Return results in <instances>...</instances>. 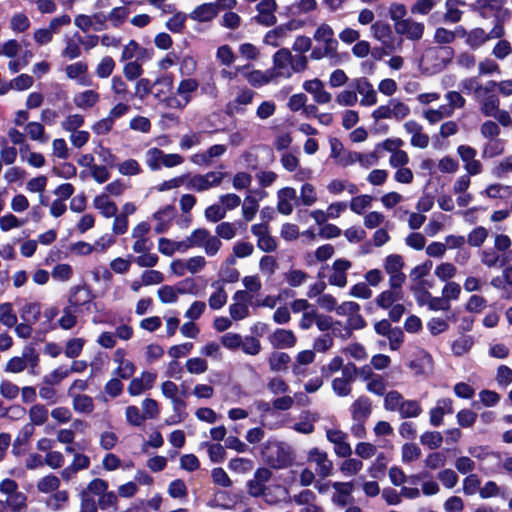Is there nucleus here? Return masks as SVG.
<instances>
[{
  "mask_svg": "<svg viewBox=\"0 0 512 512\" xmlns=\"http://www.w3.org/2000/svg\"><path fill=\"white\" fill-rule=\"evenodd\" d=\"M308 461L317 464L318 473L322 477H327L331 474L333 464L328 459L326 452L319 450L317 447H314L308 453Z\"/></svg>",
  "mask_w": 512,
  "mask_h": 512,
  "instance_id": "nucleus-11",
  "label": "nucleus"
},
{
  "mask_svg": "<svg viewBox=\"0 0 512 512\" xmlns=\"http://www.w3.org/2000/svg\"><path fill=\"white\" fill-rule=\"evenodd\" d=\"M457 272L456 267L449 262L441 263L438 265L435 269V275L441 280V281H448L449 279L453 278Z\"/></svg>",
  "mask_w": 512,
  "mask_h": 512,
  "instance_id": "nucleus-60",
  "label": "nucleus"
},
{
  "mask_svg": "<svg viewBox=\"0 0 512 512\" xmlns=\"http://www.w3.org/2000/svg\"><path fill=\"white\" fill-rule=\"evenodd\" d=\"M421 456V449L415 443H405L402 446V461L410 463Z\"/></svg>",
  "mask_w": 512,
  "mask_h": 512,
  "instance_id": "nucleus-46",
  "label": "nucleus"
},
{
  "mask_svg": "<svg viewBox=\"0 0 512 512\" xmlns=\"http://www.w3.org/2000/svg\"><path fill=\"white\" fill-rule=\"evenodd\" d=\"M372 200H373L372 196L367 195V194L353 197L350 202V209L354 213L361 215V214H363L364 209L371 204Z\"/></svg>",
  "mask_w": 512,
  "mask_h": 512,
  "instance_id": "nucleus-47",
  "label": "nucleus"
},
{
  "mask_svg": "<svg viewBox=\"0 0 512 512\" xmlns=\"http://www.w3.org/2000/svg\"><path fill=\"white\" fill-rule=\"evenodd\" d=\"M351 262L347 259H336L332 265L333 274L329 277V284L344 287L347 284L346 271L350 269Z\"/></svg>",
  "mask_w": 512,
  "mask_h": 512,
  "instance_id": "nucleus-10",
  "label": "nucleus"
},
{
  "mask_svg": "<svg viewBox=\"0 0 512 512\" xmlns=\"http://www.w3.org/2000/svg\"><path fill=\"white\" fill-rule=\"evenodd\" d=\"M73 408L80 413H91L94 410V403L91 396L78 394L73 398Z\"/></svg>",
  "mask_w": 512,
  "mask_h": 512,
  "instance_id": "nucleus-29",
  "label": "nucleus"
},
{
  "mask_svg": "<svg viewBox=\"0 0 512 512\" xmlns=\"http://www.w3.org/2000/svg\"><path fill=\"white\" fill-rule=\"evenodd\" d=\"M242 499V493H230L226 490H219L215 498L208 502L210 508L231 509Z\"/></svg>",
  "mask_w": 512,
  "mask_h": 512,
  "instance_id": "nucleus-9",
  "label": "nucleus"
},
{
  "mask_svg": "<svg viewBox=\"0 0 512 512\" xmlns=\"http://www.w3.org/2000/svg\"><path fill=\"white\" fill-rule=\"evenodd\" d=\"M128 14L129 10L124 6L115 7L109 13L108 20L111 21L113 27L119 28L126 21Z\"/></svg>",
  "mask_w": 512,
  "mask_h": 512,
  "instance_id": "nucleus-44",
  "label": "nucleus"
},
{
  "mask_svg": "<svg viewBox=\"0 0 512 512\" xmlns=\"http://www.w3.org/2000/svg\"><path fill=\"white\" fill-rule=\"evenodd\" d=\"M174 77L172 74H165L157 77L154 86L159 87L154 94L155 98H165V95L172 94Z\"/></svg>",
  "mask_w": 512,
  "mask_h": 512,
  "instance_id": "nucleus-20",
  "label": "nucleus"
},
{
  "mask_svg": "<svg viewBox=\"0 0 512 512\" xmlns=\"http://www.w3.org/2000/svg\"><path fill=\"white\" fill-rule=\"evenodd\" d=\"M240 348L245 354L254 356L261 351V343L256 337L246 336Z\"/></svg>",
  "mask_w": 512,
  "mask_h": 512,
  "instance_id": "nucleus-57",
  "label": "nucleus"
},
{
  "mask_svg": "<svg viewBox=\"0 0 512 512\" xmlns=\"http://www.w3.org/2000/svg\"><path fill=\"white\" fill-rule=\"evenodd\" d=\"M74 104L81 109L92 108L99 101V93L94 90H86L77 94L74 99Z\"/></svg>",
  "mask_w": 512,
  "mask_h": 512,
  "instance_id": "nucleus-19",
  "label": "nucleus"
},
{
  "mask_svg": "<svg viewBox=\"0 0 512 512\" xmlns=\"http://www.w3.org/2000/svg\"><path fill=\"white\" fill-rule=\"evenodd\" d=\"M256 9L258 15L254 19L257 23L266 27L273 26L276 23L277 19L274 12L277 10V3L275 0H261L257 4Z\"/></svg>",
  "mask_w": 512,
  "mask_h": 512,
  "instance_id": "nucleus-7",
  "label": "nucleus"
},
{
  "mask_svg": "<svg viewBox=\"0 0 512 512\" xmlns=\"http://www.w3.org/2000/svg\"><path fill=\"white\" fill-rule=\"evenodd\" d=\"M394 29L397 34L405 36L408 40L419 41L423 37L425 26L421 22L406 18L395 23Z\"/></svg>",
  "mask_w": 512,
  "mask_h": 512,
  "instance_id": "nucleus-3",
  "label": "nucleus"
},
{
  "mask_svg": "<svg viewBox=\"0 0 512 512\" xmlns=\"http://www.w3.org/2000/svg\"><path fill=\"white\" fill-rule=\"evenodd\" d=\"M333 488L338 492L339 496L333 497V502L340 506L347 505V497L353 491V483L352 482H334Z\"/></svg>",
  "mask_w": 512,
  "mask_h": 512,
  "instance_id": "nucleus-25",
  "label": "nucleus"
},
{
  "mask_svg": "<svg viewBox=\"0 0 512 512\" xmlns=\"http://www.w3.org/2000/svg\"><path fill=\"white\" fill-rule=\"evenodd\" d=\"M108 482L101 478H95L89 482L86 489L82 491H88V495L101 496L108 489Z\"/></svg>",
  "mask_w": 512,
  "mask_h": 512,
  "instance_id": "nucleus-59",
  "label": "nucleus"
},
{
  "mask_svg": "<svg viewBox=\"0 0 512 512\" xmlns=\"http://www.w3.org/2000/svg\"><path fill=\"white\" fill-rule=\"evenodd\" d=\"M71 373V370H68L66 366H59L54 369L50 375H46L43 378V382L47 385H56L59 384L64 378H66Z\"/></svg>",
  "mask_w": 512,
  "mask_h": 512,
  "instance_id": "nucleus-39",
  "label": "nucleus"
},
{
  "mask_svg": "<svg viewBox=\"0 0 512 512\" xmlns=\"http://www.w3.org/2000/svg\"><path fill=\"white\" fill-rule=\"evenodd\" d=\"M488 41L486 32L483 28L476 27L469 31L468 38L465 43L472 49L476 50Z\"/></svg>",
  "mask_w": 512,
  "mask_h": 512,
  "instance_id": "nucleus-22",
  "label": "nucleus"
},
{
  "mask_svg": "<svg viewBox=\"0 0 512 512\" xmlns=\"http://www.w3.org/2000/svg\"><path fill=\"white\" fill-rule=\"evenodd\" d=\"M465 5L466 2L463 0H446V13L444 14V21L447 23H458L462 18L463 11L457 7Z\"/></svg>",
  "mask_w": 512,
  "mask_h": 512,
  "instance_id": "nucleus-17",
  "label": "nucleus"
},
{
  "mask_svg": "<svg viewBox=\"0 0 512 512\" xmlns=\"http://www.w3.org/2000/svg\"><path fill=\"white\" fill-rule=\"evenodd\" d=\"M356 89L360 94H363L365 89H367L366 93L360 101L361 105L372 106L377 103L376 91L373 89L372 84L366 78L358 80Z\"/></svg>",
  "mask_w": 512,
  "mask_h": 512,
  "instance_id": "nucleus-16",
  "label": "nucleus"
},
{
  "mask_svg": "<svg viewBox=\"0 0 512 512\" xmlns=\"http://www.w3.org/2000/svg\"><path fill=\"white\" fill-rule=\"evenodd\" d=\"M477 417V413L470 409H462L456 415L457 423L462 428L472 427L476 422Z\"/></svg>",
  "mask_w": 512,
  "mask_h": 512,
  "instance_id": "nucleus-48",
  "label": "nucleus"
},
{
  "mask_svg": "<svg viewBox=\"0 0 512 512\" xmlns=\"http://www.w3.org/2000/svg\"><path fill=\"white\" fill-rule=\"evenodd\" d=\"M41 316V305L39 302L26 303L20 309V317L24 322L36 323Z\"/></svg>",
  "mask_w": 512,
  "mask_h": 512,
  "instance_id": "nucleus-21",
  "label": "nucleus"
},
{
  "mask_svg": "<svg viewBox=\"0 0 512 512\" xmlns=\"http://www.w3.org/2000/svg\"><path fill=\"white\" fill-rule=\"evenodd\" d=\"M371 29L373 36L379 40L389 52H394L397 48L401 47L402 39H396L390 24L377 21L372 24Z\"/></svg>",
  "mask_w": 512,
  "mask_h": 512,
  "instance_id": "nucleus-2",
  "label": "nucleus"
},
{
  "mask_svg": "<svg viewBox=\"0 0 512 512\" xmlns=\"http://www.w3.org/2000/svg\"><path fill=\"white\" fill-rule=\"evenodd\" d=\"M94 207L99 209L101 214L105 218H111L118 212V208L115 202L110 201L107 194L103 193L94 198Z\"/></svg>",
  "mask_w": 512,
  "mask_h": 512,
  "instance_id": "nucleus-15",
  "label": "nucleus"
},
{
  "mask_svg": "<svg viewBox=\"0 0 512 512\" xmlns=\"http://www.w3.org/2000/svg\"><path fill=\"white\" fill-rule=\"evenodd\" d=\"M115 68V61L111 56H105L96 67V74L99 78H108Z\"/></svg>",
  "mask_w": 512,
  "mask_h": 512,
  "instance_id": "nucleus-42",
  "label": "nucleus"
},
{
  "mask_svg": "<svg viewBox=\"0 0 512 512\" xmlns=\"http://www.w3.org/2000/svg\"><path fill=\"white\" fill-rule=\"evenodd\" d=\"M5 504L10 507L11 512H26L27 511V496L23 492H18L9 496L5 500Z\"/></svg>",
  "mask_w": 512,
  "mask_h": 512,
  "instance_id": "nucleus-30",
  "label": "nucleus"
},
{
  "mask_svg": "<svg viewBox=\"0 0 512 512\" xmlns=\"http://www.w3.org/2000/svg\"><path fill=\"white\" fill-rule=\"evenodd\" d=\"M401 418H413L422 413V408L416 400H403L399 407Z\"/></svg>",
  "mask_w": 512,
  "mask_h": 512,
  "instance_id": "nucleus-27",
  "label": "nucleus"
},
{
  "mask_svg": "<svg viewBox=\"0 0 512 512\" xmlns=\"http://www.w3.org/2000/svg\"><path fill=\"white\" fill-rule=\"evenodd\" d=\"M247 492L251 497L258 498L263 497L264 501L268 504H275L277 502L276 499L268 498L269 487L265 484L260 483L254 479H250L246 484Z\"/></svg>",
  "mask_w": 512,
  "mask_h": 512,
  "instance_id": "nucleus-18",
  "label": "nucleus"
},
{
  "mask_svg": "<svg viewBox=\"0 0 512 512\" xmlns=\"http://www.w3.org/2000/svg\"><path fill=\"white\" fill-rule=\"evenodd\" d=\"M225 174L222 172H208L205 175L196 174L190 178L187 184L188 188H194L197 191H205L211 187L220 185Z\"/></svg>",
  "mask_w": 512,
  "mask_h": 512,
  "instance_id": "nucleus-5",
  "label": "nucleus"
},
{
  "mask_svg": "<svg viewBox=\"0 0 512 512\" xmlns=\"http://www.w3.org/2000/svg\"><path fill=\"white\" fill-rule=\"evenodd\" d=\"M290 361V356L285 352H273L268 359L270 370L276 372L281 370L286 371Z\"/></svg>",
  "mask_w": 512,
  "mask_h": 512,
  "instance_id": "nucleus-23",
  "label": "nucleus"
},
{
  "mask_svg": "<svg viewBox=\"0 0 512 512\" xmlns=\"http://www.w3.org/2000/svg\"><path fill=\"white\" fill-rule=\"evenodd\" d=\"M291 61L292 54L287 48H281L273 55V64L277 69L286 68Z\"/></svg>",
  "mask_w": 512,
  "mask_h": 512,
  "instance_id": "nucleus-50",
  "label": "nucleus"
},
{
  "mask_svg": "<svg viewBox=\"0 0 512 512\" xmlns=\"http://www.w3.org/2000/svg\"><path fill=\"white\" fill-rule=\"evenodd\" d=\"M351 382L348 381L346 378H335L332 381V389L334 393L340 397L348 396L351 393Z\"/></svg>",
  "mask_w": 512,
  "mask_h": 512,
  "instance_id": "nucleus-62",
  "label": "nucleus"
},
{
  "mask_svg": "<svg viewBox=\"0 0 512 512\" xmlns=\"http://www.w3.org/2000/svg\"><path fill=\"white\" fill-rule=\"evenodd\" d=\"M263 459L273 469H284L293 464L291 447L279 441L268 442L262 449Z\"/></svg>",
  "mask_w": 512,
  "mask_h": 512,
  "instance_id": "nucleus-1",
  "label": "nucleus"
},
{
  "mask_svg": "<svg viewBox=\"0 0 512 512\" xmlns=\"http://www.w3.org/2000/svg\"><path fill=\"white\" fill-rule=\"evenodd\" d=\"M186 19L187 15L184 12H176L166 22V28L172 33H182L185 27Z\"/></svg>",
  "mask_w": 512,
  "mask_h": 512,
  "instance_id": "nucleus-37",
  "label": "nucleus"
},
{
  "mask_svg": "<svg viewBox=\"0 0 512 512\" xmlns=\"http://www.w3.org/2000/svg\"><path fill=\"white\" fill-rule=\"evenodd\" d=\"M359 162L364 165V154L356 151H347L337 159V163L342 167H347Z\"/></svg>",
  "mask_w": 512,
  "mask_h": 512,
  "instance_id": "nucleus-43",
  "label": "nucleus"
},
{
  "mask_svg": "<svg viewBox=\"0 0 512 512\" xmlns=\"http://www.w3.org/2000/svg\"><path fill=\"white\" fill-rule=\"evenodd\" d=\"M76 309L66 306L63 309V316L58 320L59 326L64 330H70L77 324V317L74 315Z\"/></svg>",
  "mask_w": 512,
  "mask_h": 512,
  "instance_id": "nucleus-40",
  "label": "nucleus"
},
{
  "mask_svg": "<svg viewBox=\"0 0 512 512\" xmlns=\"http://www.w3.org/2000/svg\"><path fill=\"white\" fill-rule=\"evenodd\" d=\"M487 236V230L483 226H478L468 234L467 241L470 246L479 247L485 242Z\"/></svg>",
  "mask_w": 512,
  "mask_h": 512,
  "instance_id": "nucleus-45",
  "label": "nucleus"
},
{
  "mask_svg": "<svg viewBox=\"0 0 512 512\" xmlns=\"http://www.w3.org/2000/svg\"><path fill=\"white\" fill-rule=\"evenodd\" d=\"M95 298L92 289L88 285H77L70 288L68 296V306L73 309L90 304Z\"/></svg>",
  "mask_w": 512,
  "mask_h": 512,
  "instance_id": "nucleus-6",
  "label": "nucleus"
},
{
  "mask_svg": "<svg viewBox=\"0 0 512 512\" xmlns=\"http://www.w3.org/2000/svg\"><path fill=\"white\" fill-rule=\"evenodd\" d=\"M123 74L130 81L136 80L143 74L142 65L138 61L128 62L124 65Z\"/></svg>",
  "mask_w": 512,
  "mask_h": 512,
  "instance_id": "nucleus-61",
  "label": "nucleus"
},
{
  "mask_svg": "<svg viewBox=\"0 0 512 512\" xmlns=\"http://www.w3.org/2000/svg\"><path fill=\"white\" fill-rule=\"evenodd\" d=\"M403 402V396L396 390L389 391L384 398V408L388 411L399 410L401 403Z\"/></svg>",
  "mask_w": 512,
  "mask_h": 512,
  "instance_id": "nucleus-54",
  "label": "nucleus"
},
{
  "mask_svg": "<svg viewBox=\"0 0 512 512\" xmlns=\"http://www.w3.org/2000/svg\"><path fill=\"white\" fill-rule=\"evenodd\" d=\"M80 511L79 512H97L98 510V502L94 500V497L88 495V491L80 492Z\"/></svg>",
  "mask_w": 512,
  "mask_h": 512,
  "instance_id": "nucleus-64",
  "label": "nucleus"
},
{
  "mask_svg": "<svg viewBox=\"0 0 512 512\" xmlns=\"http://www.w3.org/2000/svg\"><path fill=\"white\" fill-rule=\"evenodd\" d=\"M350 410L353 420L366 421L372 412V403L370 398L365 395L358 397L352 403Z\"/></svg>",
  "mask_w": 512,
  "mask_h": 512,
  "instance_id": "nucleus-12",
  "label": "nucleus"
},
{
  "mask_svg": "<svg viewBox=\"0 0 512 512\" xmlns=\"http://www.w3.org/2000/svg\"><path fill=\"white\" fill-rule=\"evenodd\" d=\"M27 134L29 135L31 140H38L42 143L47 141V138H44L45 128L39 122H29L25 128Z\"/></svg>",
  "mask_w": 512,
  "mask_h": 512,
  "instance_id": "nucleus-52",
  "label": "nucleus"
},
{
  "mask_svg": "<svg viewBox=\"0 0 512 512\" xmlns=\"http://www.w3.org/2000/svg\"><path fill=\"white\" fill-rule=\"evenodd\" d=\"M245 77L250 85L258 88L268 84L271 81L273 74H271L269 70L266 72H262L261 70H253L247 73Z\"/></svg>",
  "mask_w": 512,
  "mask_h": 512,
  "instance_id": "nucleus-26",
  "label": "nucleus"
},
{
  "mask_svg": "<svg viewBox=\"0 0 512 512\" xmlns=\"http://www.w3.org/2000/svg\"><path fill=\"white\" fill-rule=\"evenodd\" d=\"M52 173L59 178L70 179L76 176L77 168L70 162H64L60 167L54 166L52 168Z\"/></svg>",
  "mask_w": 512,
  "mask_h": 512,
  "instance_id": "nucleus-49",
  "label": "nucleus"
},
{
  "mask_svg": "<svg viewBox=\"0 0 512 512\" xmlns=\"http://www.w3.org/2000/svg\"><path fill=\"white\" fill-rule=\"evenodd\" d=\"M211 477H212L213 483L218 486H221L224 488H228V487L232 486V481H231L230 477L228 476L226 471L221 467L213 468L211 471Z\"/></svg>",
  "mask_w": 512,
  "mask_h": 512,
  "instance_id": "nucleus-58",
  "label": "nucleus"
},
{
  "mask_svg": "<svg viewBox=\"0 0 512 512\" xmlns=\"http://www.w3.org/2000/svg\"><path fill=\"white\" fill-rule=\"evenodd\" d=\"M59 486L60 479L54 474L44 476L37 483V489L42 493L54 492L59 488Z\"/></svg>",
  "mask_w": 512,
  "mask_h": 512,
  "instance_id": "nucleus-32",
  "label": "nucleus"
},
{
  "mask_svg": "<svg viewBox=\"0 0 512 512\" xmlns=\"http://www.w3.org/2000/svg\"><path fill=\"white\" fill-rule=\"evenodd\" d=\"M269 342L273 348H291L296 344V336L292 330L277 328L270 336Z\"/></svg>",
  "mask_w": 512,
  "mask_h": 512,
  "instance_id": "nucleus-8",
  "label": "nucleus"
},
{
  "mask_svg": "<svg viewBox=\"0 0 512 512\" xmlns=\"http://www.w3.org/2000/svg\"><path fill=\"white\" fill-rule=\"evenodd\" d=\"M84 339L82 338H72L67 341L65 348V355L68 358H76L78 357L84 346Z\"/></svg>",
  "mask_w": 512,
  "mask_h": 512,
  "instance_id": "nucleus-51",
  "label": "nucleus"
},
{
  "mask_svg": "<svg viewBox=\"0 0 512 512\" xmlns=\"http://www.w3.org/2000/svg\"><path fill=\"white\" fill-rule=\"evenodd\" d=\"M500 101L496 94H488L481 103V112L487 117L494 115L499 109Z\"/></svg>",
  "mask_w": 512,
  "mask_h": 512,
  "instance_id": "nucleus-36",
  "label": "nucleus"
},
{
  "mask_svg": "<svg viewBox=\"0 0 512 512\" xmlns=\"http://www.w3.org/2000/svg\"><path fill=\"white\" fill-rule=\"evenodd\" d=\"M454 49L451 46L433 47L427 51L426 60L433 59V72H440L452 61Z\"/></svg>",
  "mask_w": 512,
  "mask_h": 512,
  "instance_id": "nucleus-4",
  "label": "nucleus"
},
{
  "mask_svg": "<svg viewBox=\"0 0 512 512\" xmlns=\"http://www.w3.org/2000/svg\"><path fill=\"white\" fill-rule=\"evenodd\" d=\"M112 91L124 101H130L135 98V95L128 90V86L120 76H114L112 78Z\"/></svg>",
  "mask_w": 512,
  "mask_h": 512,
  "instance_id": "nucleus-24",
  "label": "nucleus"
},
{
  "mask_svg": "<svg viewBox=\"0 0 512 512\" xmlns=\"http://www.w3.org/2000/svg\"><path fill=\"white\" fill-rule=\"evenodd\" d=\"M420 442L422 445L427 446L431 450H434L441 446L443 442V436L438 431H427L420 436Z\"/></svg>",
  "mask_w": 512,
  "mask_h": 512,
  "instance_id": "nucleus-35",
  "label": "nucleus"
},
{
  "mask_svg": "<svg viewBox=\"0 0 512 512\" xmlns=\"http://www.w3.org/2000/svg\"><path fill=\"white\" fill-rule=\"evenodd\" d=\"M296 197V190L292 187H285L278 191L277 210L283 215H290L293 211L292 204L285 198L294 199Z\"/></svg>",
  "mask_w": 512,
  "mask_h": 512,
  "instance_id": "nucleus-14",
  "label": "nucleus"
},
{
  "mask_svg": "<svg viewBox=\"0 0 512 512\" xmlns=\"http://www.w3.org/2000/svg\"><path fill=\"white\" fill-rule=\"evenodd\" d=\"M199 87V83L194 78H187L180 81L177 94L183 96L185 100V104H188L191 101L190 93L196 91Z\"/></svg>",
  "mask_w": 512,
  "mask_h": 512,
  "instance_id": "nucleus-28",
  "label": "nucleus"
},
{
  "mask_svg": "<svg viewBox=\"0 0 512 512\" xmlns=\"http://www.w3.org/2000/svg\"><path fill=\"white\" fill-rule=\"evenodd\" d=\"M168 494L171 498H185L188 496V488L182 479H175L168 486Z\"/></svg>",
  "mask_w": 512,
  "mask_h": 512,
  "instance_id": "nucleus-38",
  "label": "nucleus"
},
{
  "mask_svg": "<svg viewBox=\"0 0 512 512\" xmlns=\"http://www.w3.org/2000/svg\"><path fill=\"white\" fill-rule=\"evenodd\" d=\"M259 205L257 199L251 196L245 198V204L242 206L243 218L246 221H251L258 211Z\"/></svg>",
  "mask_w": 512,
  "mask_h": 512,
  "instance_id": "nucleus-56",
  "label": "nucleus"
},
{
  "mask_svg": "<svg viewBox=\"0 0 512 512\" xmlns=\"http://www.w3.org/2000/svg\"><path fill=\"white\" fill-rule=\"evenodd\" d=\"M404 267V261L399 254H390L385 259L384 268L388 274L401 272Z\"/></svg>",
  "mask_w": 512,
  "mask_h": 512,
  "instance_id": "nucleus-41",
  "label": "nucleus"
},
{
  "mask_svg": "<svg viewBox=\"0 0 512 512\" xmlns=\"http://www.w3.org/2000/svg\"><path fill=\"white\" fill-rule=\"evenodd\" d=\"M186 369L191 374H202L207 371L208 363L200 357L190 358L186 361Z\"/></svg>",
  "mask_w": 512,
  "mask_h": 512,
  "instance_id": "nucleus-53",
  "label": "nucleus"
},
{
  "mask_svg": "<svg viewBox=\"0 0 512 512\" xmlns=\"http://www.w3.org/2000/svg\"><path fill=\"white\" fill-rule=\"evenodd\" d=\"M29 417L33 425H43L48 419V410L42 404H35L29 410Z\"/></svg>",
  "mask_w": 512,
  "mask_h": 512,
  "instance_id": "nucleus-34",
  "label": "nucleus"
},
{
  "mask_svg": "<svg viewBox=\"0 0 512 512\" xmlns=\"http://www.w3.org/2000/svg\"><path fill=\"white\" fill-rule=\"evenodd\" d=\"M192 20L209 22L217 16V6L213 3H204L197 6L189 15Z\"/></svg>",
  "mask_w": 512,
  "mask_h": 512,
  "instance_id": "nucleus-13",
  "label": "nucleus"
},
{
  "mask_svg": "<svg viewBox=\"0 0 512 512\" xmlns=\"http://www.w3.org/2000/svg\"><path fill=\"white\" fill-rule=\"evenodd\" d=\"M0 323L9 328L17 323V316L13 311L12 304L9 302L0 304Z\"/></svg>",
  "mask_w": 512,
  "mask_h": 512,
  "instance_id": "nucleus-33",
  "label": "nucleus"
},
{
  "mask_svg": "<svg viewBox=\"0 0 512 512\" xmlns=\"http://www.w3.org/2000/svg\"><path fill=\"white\" fill-rule=\"evenodd\" d=\"M474 344V339L472 336L465 335L458 339H456L452 345L451 349L455 356H462L469 352Z\"/></svg>",
  "mask_w": 512,
  "mask_h": 512,
  "instance_id": "nucleus-31",
  "label": "nucleus"
},
{
  "mask_svg": "<svg viewBox=\"0 0 512 512\" xmlns=\"http://www.w3.org/2000/svg\"><path fill=\"white\" fill-rule=\"evenodd\" d=\"M154 86V82L152 83L147 78H140L135 85V92L133 95L135 97L143 100L145 97H147L150 93H152V89Z\"/></svg>",
  "mask_w": 512,
  "mask_h": 512,
  "instance_id": "nucleus-55",
  "label": "nucleus"
},
{
  "mask_svg": "<svg viewBox=\"0 0 512 512\" xmlns=\"http://www.w3.org/2000/svg\"><path fill=\"white\" fill-rule=\"evenodd\" d=\"M30 27V21L24 13H17L11 18V29L15 32H25Z\"/></svg>",
  "mask_w": 512,
  "mask_h": 512,
  "instance_id": "nucleus-63",
  "label": "nucleus"
}]
</instances>
